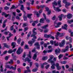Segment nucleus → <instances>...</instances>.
Masks as SVG:
<instances>
[{
  "label": "nucleus",
  "instance_id": "1",
  "mask_svg": "<svg viewBox=\"0 0 73 73\" xmlns=\"http://www.w3.org/2000/svg\"><path fill=\"white\" fill-rule=\"evenodd\" d=\"M16 65H15V67H14L13 66H11V67L9 66L8 65H6L5 66V67L6 68H9L10 69H12L13 70H16Z\"/></svg>",
  "mask_w": 73,
  "mask_h": 73
},
{
  "label": "nucleus",
  "instance_id": "2",
  "mask_svg": "<svg viewBox=\"0 0 73 73\" xmlns=\"http://www.w3.org/2000/svg\"><path fill=\"white\" fill-rule=\"evenodd\" d=\"M23 50L21 48V47L19 48L18 50L17 51L16 53L17 54H20L21 52H23Z\"/></svg>",
  "mask_w": 73,
  "mask_h": 73
},
{
  "label": "nucleus",
  "instance_id": "3",
  "mask_svg": "<svg viewBox=\"0 0 73 73\" xmlns=\"http://www.w3.org/2000/svg\"><path fill=\"white\" fill-rule=\"evenodd\" d=\"M32 40H30L28 42V44H31L30 46H32L33 43H34L35 41H36V40H35V39L32 38Z\"/></svg>",
  "mask_w": 73,
  "mask_h": 73
},
{
  "label": "nucleus",
  "instance_id": "4",
  "mask_svg": "<svg viewBox=\"0 0 73 73\" xmlns=\"http://www.w3.org/2000/svg\"><path fill=\"white\" fill-rule=\"evenodd\" d=\"M69 46H67L65 48V49H62V52H64L65 53V52H67V51H69Z\"/></svg>",
  "mask_w": 73,
  "mask_h": 73
},
{
  "label": "nucleus",
  "instance_id": "5",
  "mask_svg": "<svg viewBox=\"0 0 73 73\" xmlns=\"http://www.w3.org/2000/svg\"><path fill=\"white\" fill-rule=\"evenodd\" d=\"M48 62H50L52 65H55V63L53 60L51 59H48Z\"/></svg>",
  "mask_w": 73,
  "mask_h": 73
},
{
  "label": "nucleus",
  "instance_id": "6",
  "mask_svg": "<svg viewBox=\"0 0 73 73\" xmlns=\"http://www.w3.org/2000/svg\"><path fill=\"white\" fill-rule=\"evenodd\" d=\"M52 5L54 9H56V7L54 6V5H57V3L56 2V1H54V2L52 3Z\"/></svg>",
  "mask_w": 73,
  "mask_h": 73
},
{
  "label": "nucleus",
  "instance_id": "7",
  "mask_svg": "<svg viewBox=\"0 0 73 73\" xmlns=\"http://www.w3.org/2000/svg\"><path fill=\"white\" fill-rule=\"evenodd\" d=\"M34 46H36V48L38 49H40V44H39V43H38V42L35 43L34 44Z\"/></svg>",
  "mask_w": 73,
  "mask_h": 73
},
{
  "label": "nucleus",
  "instance_id": "8",
  "mask_svg": "<svg viewBox=\"0 0 73 73\" xmlns=\"http://www.w3.org/2000/svg\"><path fill=\"white\" fill-rule=\"evenodd\" d=\"M55 52L56 54H58L60 53V49H56L55 50Z\"/></svg>",
  "mask_w": 73,
  "mask_h": 73
},
{
  "label": "nucleus",
  "instance_id": "9",
  "mask_svg": "<svg viewBox=\"0 0 73 73\" xmlns=\"http://www.w3.org/2000/svg\"><path fill=\"white\" fill-rule=\"evenodd\" d=\"M64 15L63 14H62L61 15H60L58 16V17L59 18V21H61L62 20V18L64 17Z\"/></svg>",
  "mask_w": 73,
  "mask_h": 73
},
{
  "label": "nucleus",
  "instance_id": "10",
  "mask_svg": "<svg viewBox=\"0 0 73 73\" xmlns=\"http://www.w3.org/2000/svg\"><path fill=\"white\" fill-rule=\"evenodd\" d=\"M11 46H13L12 48L13 49V48H15V46H16V43L15 42H13L11 43Z\"/></svg>",
  "mask_w": 73,
  "mask_h": 73
},
{
  "label": "nucleus",
  "instance_id": "11",
  "mask_svg": "<svg viewBox=\"0 0 73 73\" xmlns=\"http://www.w3.org/2000/svg\"><path fill=\"white\" fill-rule=\"evenodd\" d=\"M64 26H62V29H65L66 30L67 29V27H68V25L67 24H64Z\"/></svg>",
  "mask_w": 73,
  "mask_h": 73
},
{
  "label": "nucleus",
  "instance_id": "12",
  "mask_svg": "<svg viewBox=\"0 0 73 73\" xmlns=\"http://www.w3.org/2000/svg\"><path fill=\"white\" fill-rule=\"evenodd\" d=\"M3 44V45H4V47H3V48H4V47H6V48H9L10 47V46H9V45H7V43H4Z\"/></svg>",
  "mask_w": 73,
  "mask_h": 73
},
{
  "label": "nucleus",
  "instance_id": "13",
  "mask_svg": "<svg viewBox=\"0 0 73 73\" xmlns=\"http://www.w3.org/2000/svg\"><path fill=\"white\" fill-rule=\"evenodd\" d=\"M50 36L51 35H48L45 34L44 35V37L45 38H49L50 37Z\"/></svg>",
  "mask_w": 73,
  "mask_h": 73
},
{
  "label": "nucleus",
  "instance_id": "14",
  "mask_svg": "<svg viewBox=\"0 0 73 73\" xmlns=\"http://www.w3.org/2000/svg\"><path fill=\"white\" fill-rule=\"evenodd\" d=\"M57 35L58 36H59V37H62L64 36L63 34H60V33L58 32H57Z\"/></svg>",
  "mask_w": 73,
  "mask_h": 73
},
{
  "label": "nucleus",
  "instance_id": "15",
  "mask_svg": "<svg viewBox=\"0 0 73 73\" xmlns=\"http://www.w3.org/2000/svg\"><path fill=\"white\" fill-rule=\"evenodd\" d=\"M33 58V60H36L37 58V54H35L34 55Z\"/></svg>",
  "mask_w": 73,
  "mask_h": 73
},
{
  "label": "nucleus",
  "instance_id": "16",
  "mask_svg": "<svg viewBox=\"0 0 73 73\" xmlns=\"http://www.w3.org/2000/svg\"><path fill=\"white\" fill-rule=\"evenodd\" d=\"M72 17V15L71 14H69L67 15L68 19H71Z\"/></svg>",
  "mask_w": 73,
  "mask_h": 73
},
{
  "label": "nucleus",
  "instance_id": "17",
  "mask_svg": "<svg viewBox=\"0 0 73 73\" xmlns=\"http://www.w3.org/2000/svg\"><path fill=\"white\" fill-rule=\"evenodd\" d=\"M32 16V14L30 13V14H27V17H28V18H29V19H31V18H32L31 17V16Z\"/></svg>",
  "mask_w": 73,
  "mask_h": 73
},
{
  "label": "nucleus",
  "instance_id": "18",
  "mask_svg": "<svg viewBox=\"0 0 73 73\" xmlns=\"http://www.w3.org/2000/svg\"><path fill=\"white\" fill-rule=\"evenodd\" d=\"M27 61L28 62H30L31 61V59H29V58H27L25 59V62H26Z\"/></svg>",
  "mask_w": 73,
  "mask_h": 73
},
{
  "label": "nucleus",
  "instance_id": "19",
  "mask_svg": "<svg viewBox=\"0 0 73 73\" xmlns=\"http://www.w3.org/2000/svg\"><path fill=\"white\" fill-rule=\"evenodd\" d=\"M27 56L29 57V58H31L32 57L31 56V51L29 52V54H27Z\"/></svg>",
  "mask_w": 73,
  "mask_h": 73
},
{
  "label": "nucleus",
  "instance_id": "20",
  "mask_svg": "<svg viewBox=\"0 0 73 73\" xmlns=\"http://www.w3.org/2000/svg\"><path fill=\"white\" fill-rule=\"evenodd\" d=\"M44 20L45 19L44 18L41 19L39 21L40 23H44Z\"/></svg>",
  "mask_w": 73,
  "mask_h": 73
},
{
  "label": "nucleus",
  "instance_id": "21",
  "mask_svg": "<svg viewBox=\"0 0 73 73\" xmlns=\"http://www.w3.org/2000/svg\"><path fill=\"white\" fill-rule=\"evenodd\" d=\"M58 4L59 7H61V1L59 0L58 2Z\"/></svg>",
  "mask_w": 73,
  "mask_h": 73
},
{
  "label": "nucleus",
  "instance_id": "22",
  "mask_svg": "<svg viewBox=\"0 0 73 73\" xmlns=\"http://www.w3.org/2000/svg\"><path fill=\"white\" fill-rule=\"evenodd\" d=\"M23 18L24 20V21H27V17L25 16V15H24L23 16Z\"/></svg>",
  "mask_w": 73,
  "mask_h": 73
},
{
  "label": "nucleus",
  "instance_id": "23",
  "mask_svg": "<svg viewBox=\"0 0 73 73\" xmlns=\"http://www.w3.org/2000/svg\"><path fill=\"white\" fill-rule=\"evenodd\" d=\"M47 27H48V25H45L43 27H41L42 28H43V29H46Z\"/></svg>",
  "mask_w": 73,
  "mask_h": 73
},
{
  "label": "nucleus",
  "instance_id": "24",
  "mask_svg": "<svg viewBox=\"0 0 73 73\" xmlns=\"http://www.w3.org/2000/svg\"><path fill=\"white\" fill-rule=\"evenodd\" d=\"M67 22L69 24H72V23H73V19L68 21Z\"/></svg>",
  "mask_w": 73,
  "mask_h": 73
},
{
  "label": "nucleus",
  "instance_id": "25",
  "mask_svg": "<svg viewBox=\"0 0 73 73\" xmlns=\"http://www.w3.org/2000/svg\"><path fill=\"white\" fill-rule=\"evenodd\" d=\"M20 9L22 11H24V5H21V7Z\"/></svg>",
  "mask_w": 73,
  "mask_h": 73
},
{
  "label": "nucleus",
  "instance_id": "26",
  "mask_svg": "<svg viewBox=\"0 0 73 73\" xmlns=\"http://www.w3.org/2000/svg\"><path fill=\"white\" fill-rule=\"evenodd\" d=\"M54 10H55L56 11H61V9H59L58 7H57L56 8L55 7V9H54Z\"/></svg>",
  "mask_w": 73,
  "mask_h": 73
},
{
  "label": "nucleus",
  "instance_id": "27",
  "mask_svg": "<svg viewBox=\"0 0 73 73\" xmlns=\"http://www.w3.org/2000/svg\"><path fill=\"white\" fill-rule=\"evenodd\" d=\"M31 37H33V38H34V39H36L37 38V37L35 35H32L31 36Z\"/></svg>",
  "mask_w": 73,
  "mask_h": 73
},
{
  "label": "nucleus",
  "instance_id": "28",
  "mask_svg": "<svg viewBox=\"0 0 73 73\" xmlns=\"http://www.w3.org/2000/svg\"><path fill=\"white\" fill-rule=\"evenodd\" d=\"M17 7H15V6L14 5H13L12 7H11V9H16V8H17Z\"/></svg>",
  "mask_w": 73,
  "mask_h": 73
},
{
  "label": "nucleus",
  "instance_id": "29",
  "mask_svg": "<svg viewBox=\"0 0 73 73\" xmlns=\"http://www.w3.org/2000/svg\"><path fill=\"white\" fill-rule=\"evenodd\" d=\"M35 13L37 17H39V15H40V14H39L38 12H35Z\"/></svg>",
  "mask_w": 73,
  "mask_h": 73
},
{
  "label": "nucleus",
  "instance_id": "30",
  "mask_svg": "<svg viewBox=\"0 0 73 73\" xmlns=\"http://www.w3.org/2000/svg\"><path fill=\"white\" fill-rule=\"evenodd\" d=\"M59 45L60 47H62L64 46V44L62 43H59Z\"/></svg>",
  "mask_w": 73,
  "mask_h": 73
},
{
  "label": "nucleus",
  "instance_id": "31",
  "mask_svg": "<svg viewBox=\"0 0 73 73\" xmlns=\"http://www.w3.org/2000/svg\"><path fill=\"white\" fill-rule=\"evenodd\" d=\"M54 44L55 46H58V42H57V43H56V41H54Z\"/></svg>",
  "mask_w": 73,
  "mask_h": 73
},
{
  "label": "nucleus",
  "instance_id": "32",
  "mask_svg": "<svg viewBox=\"0 0 73 73\" xmlns=\"http://www.w3.org/2000/svg\"><path fill=\"white\" fill-rule=\"evenodd\" d=\"M29 72H31V70H25L24 71V73H28Z\"/></svg>",
  "mask_w": 73,
  "mask_h": 73
},
{
  "label": "nucleus",
  "instance_id": "33",
  "mask_svg": "<svg viewBox=\"0 0 73 73\" xmlns=\"http://www.w3.org/2000/svg\"><path fill=\"white\" fill-rule=\"evenodd\" d=\"M47 58H48L47 56H45L42 58V60H47Z\"/></svg>",
  "mask_w": 73,
  "mask_h": 73
},
{
  "label": "nucleus",
  "instance_id": "34",
  "mask_svg": "<svg viewBox=\"0 0 73 73\" xmlns=\"http://www.w3.org/2000/svg\"><path fill=\"white\" fill-rule=\"evenodd\" d=\"M25 49H29V47H28V45H25Z\"/></svg>",
  "mask_w": 73,
  "mask_h": 73
},
{
  "label": "nucleus",
  "instance_id": "35",
  "mask_svg": "<svg viewBox=\"0 0 73 73\" xmlns=\"http://www.w3.org/2000/svg\"><path fill=\"white\" fill-rule=\"evenodd\" d=\"M28 29H29V28H28V27H25L24 28V32H26V31H27V30H28Z\"/></svg>",
  "mask_w": 73,
  "mask_h": 73
},
{
  "label": "nucleus",
  "instance_id": "36",
  "mask_svg": "<svg viewBox=\"0 0 73 73\" xmlns=\"http://www.w3.org/2000/svg\"><path fill=\"white\" fill-rule=\"evenodd\" d=\"M21 42V39L20 38H19L17 40V42L18 44H20V42Z\"/></svg>",
  "mask_w": 73,
  "mask_h": 73
},
{
  "label": "nucleus",
  "instance_id": "37",
  "mask_svg": "<svg viewBox=\"0 0 73 73\" xmlns=\"http://www.w3.org/2000/svg\"><path fill=\"white\" fill-rule=\"evenodd\" d=\"M56 68L57 70H60V69H61V67L60 66H58V67H57Z\"/></svg>",
  "mask_w": 73,
  "mask_h": 73
},
{
  "label": "nucleus",
  "instance_id": "38",
  "mask_svg": "<svg viewBox=\"0 0 73 73\" xmlns=\"http://www.w3.org/2000/svg\"><path fill=\"white\" fill-rule=\"evenodd\" d=\"M50 59H49V60H52L53 58H54V56H53L52 55H50Z\"/></svg>",
  "mask_w": 73,
  "mask_h": 73
},
{
  "label": "nucleus",
  "instance_id": "39",
  "mask_svg": "<svg viewBox=\"0 0 73 73\" xmlns=\"http://www.w3.org/2000/svg\"><path fill=\"white\" fill-rule=\"evenodd\" d=\"M59 59H60L61 58H62V57H63V55L62 54H60L59 56H58Z\"/></svg>",
  "mask_w": 73,
  "mask_h": 73
},
{
  "label": "nucleus",
  "instance_id": "40",
  "mask_svg": "<svg viewBox=\"0 0 73 73\" xmlns=\"http://www.w3.org/2000/svg\"><path fill=\"white\" fill-rule=\"evenodd\" d=\"M12 52H13V51L11 49H9L8 51V53H12Z\"/></svg>",
  "mask_w": 73,
  "mask_h": 73
},
{
  "label": "nucleus",
  "instance_id": "41",
  "mask_svg": "<svg viewBox=\"0 0 73 73\" xmlns=\"http://www.w3.org/2000/svg\"><path fill=\"white\" fill-rule=\"evenodd\" d=\"M28 24L27 23H24L23 25V27H26L28 25Z\"/></svg>",
  "mask_w": 73,
  "mask_h": 73
},
{
  "label": "nucleus",
  "instance_id": "42",
  "mask_svg": "<svg viewBox=\"0 0 73 73\" xmlns=\"http://www.w3.org/2000/svg\"><path fill=\"white\" fill-rule=\"evenodd\" d=\"M43 16L44 17V19L46 20V15H45V13H43Z\"/></svg>",
  "mask_w": 73,
  "mask_h": 73
},
{
  "label": "nucleus",
  "instance_id": "43",
  "mask_svg": "<svg viewBox=\"0 0 73 73\" xmlns=\"http://www.w3.org/2000/svg\"><path fill=\"white\" fill-rule=\"evenodd\" d=\"M0 70L1 72H3L4 71L3 70H4V68H3V67H0Z\"/></svg>",
  "mask_w": 73,
  "mask_h": 73
},
{
  "label": "nucleus",
  "instance_id": "44",
  "mask_svg": "<svg viewBox=\"0 0 73 73\" xmlns=\"http://www.w3.org/2000/svg\"><path fill=\"white\" fill-rule=\"evenodd\" d=\"M55 66V65H52L51 67V68L52 69H55V67H54Z\"/></svg>",
  "mask_w": 73,
  "mask_h": 73
},
{
  "label": "nucleus",
  "instance_id": "45",
  "mask_svg": "<svg viewBox=\"0 0 73 73\" xmlns=\"http://www.w3.org/2000/svg\"><path fill=\"white\" fill-rule=\"evenodd\" d=\"M61 63H62V64H65L66 63V61H64L62 62H61Z\"/></svg>",
  "mask_w": 73,
  "mask_h": 73
},
{
  "label": "nucleus",
  "instance_id": "46",
  "mask_svg": "<svg viewBox=\"0 0 73 73\" xmlns=\"http://www.w3.org/2000/svg\"><path fill=\"white\" fill-rule=\"evenodd\" d=\"M9 58V56H6L5 57V60H8Z\"/></svg>",
  "mask_w": 73,
  "mask_h": 73
},
{
  "label": "nucleus",
  "instance_id": "47",
  "mask_svg": "<svg viewBox=\"0 0 73 73\" xmlns=\"http://www.w3.org/2000/svg\"><path fill=\"white\" fill-rule=\"evenodd\" d=\"M14 26V25H13L12 26H11L10 27V30L11 31H13V27Z\"/></svg>",
  "mask_w": 73,
  "mask_h": 73
},
{
  "label": "nucleus",
  "instance_id": "48",
  "mask_svg": "<svg viewBox=\"0 0 73 73\" xmlns=\"http://www.w3.org/2000/svg\"><path fill=\"white\" fill-rule=\"evenodd\" d=\"M37 68H35L32 71L33 72H36V71H37Z\"/></svg>",
  "mask_w": 73,
  "mask_h": 73
},
{
  "label": "nucleus",
  "instance_id": "49",
  "mask_svg": "<svg viewBox=\"0 0 73 73\" xmlns=\"http://www.w3.org/2000/svg\"><path fill=\"white\" fill-rule=\"evenodd\" d=\"M52 52V50H47V53H50Z\"/></svg>",
  "mask_w": 73,
  "mask_h": 73
},
{
  "label": "nucleus",
  "instance_id": "50",
  "mask_svg": "<svg viewBox=\"0 0 73 73\" xmlns=\"http://www.w3.org/2000/svg\"><path fill=\"white\" fill-rule=\"evenodd\" d=\"M9 8V7H8L7 6H6L5 7L4 9L5 10H8Z\"/></svg>",
  "mask_w": 73,
  "mask_h": 73
},
{
  "label": "nucleus",
  "instance_id": "51",
  "mask_svg": "<svg viewBox=\"0 0 73 73\" xmlns=\"http://www.w3.org/2000/svg\"><path fill=\"white\" fill-rule=\"evenodd\" d=\"M69 40L70 42H72V38L71 37H70L69 38Z\"/></svg>",
  "mask_w": 73,
  "mask_h": 73
},
{
  "label": "nucleus",
  "instance_id": "52",
  "mask_svg": "<svg viewBox=\"0 0 73 73\" xmlns=\"http://www.w3.org/2000/svg\"><path fill=\"white\" fill-rule=\"evenodd\" d=\"M6 26V24H5V23H3V25L2 26L3 28H5V27Z\"/></svg>",
  "mask_w": 73,
  "mask_h": 73
},
{
  "label": "nucleus",
  "instance_id": "53",
  "mask_svg": "<svg viewBox=\"0 0 73 73\" xmlns=\"http://www.w3.org/2000/svg\"><path fill=\"white\" fill-rule=\"evenodd\" d=\"M8 33H9V32L8 31L7 32V31H5V32H4V33L5 34V35H8Z\"/></svg>",
  "mask_w": 73,
  "mask_h": 73
},
{
  "label": "nucleus",
  "instance_id": "54",
  "mask_svg": "<svg viewBox=\"0 0 73 73\" xmlns=\"http://www.w3.org/2000/svg\"><path fill=\"white\" fill-rule=\"evenodd\" d=\"M50 13H51V11H50V10H49V11H48L47 12V15H50Z\"/></svg>",
  "mask_w": 73,
  "mask_h": 73
},
{
  "label": "nucleus",
  "instance_id": "55",
  "mask_svg": "<svg viewBox=\"0 0 73 73\" xmlns=\"http://www.w3.org/2000/svg\"><path fill=\"white\" fill-rule=\"evenodd\" d=\"M43 46L44 48H46V47H47V44L46 43H44Z\"/></svg>",
  "mask_w": 73,
  "mask_h": 73
},
{
  "label": "nucleus",
  "instance_id": "56",
  "mask_svg": "<svg viewBox=\"0 0 73 73\" xmlns=\"http://www.w3.org/2000/svg\"><path fill=\"white\" fill-rule=\"evenodd\" d=\"M26 54H25V52H24L23 54V58H25V56H26Z\"/></svg>",
  "mask_w": 73,
  "mask_h": 73
},
{
  "label": "nucleus",
  "instance_id": "57",
  "mask_svg": "<svg viewBox=\"0 0 73 73\" xmlns=\"http://www.w3.org/2000/svg\"><path fill=\"white\" fill-rule=\"evenodd\" d=\"M9 64H12L13 62V60H10V61L9 62Z\"/></svg>",
  "mask_w": 73,
  "mask_h": 73
},
{
  "label": "nucleus",
  "instance_id": "58",
  "mask_svg": "<svg viewBox=\"0 0 73 73\" xmlns=\"http://www.w3.org/2000/svg\"><path fill=\"white\" fill-rule=\"evenodd\" d=\"M16 19H17V20H20V17H19L18 16H16Z\"/></svg>",
  "mask_w": 73,
  "mask_h": 73
},
{
  "label": "nucleus",
  "instance_id": "59",
  "mask_svg": "<svg viewBox=\"0 0 73 73\" xmlns=\"http://www.w3.org/2000/svg\"><path fill=\"white\" fill-rule=\"evenodd\" d=\"M65 40H62L61 42V43L63 44V45L65 44Z\"/></svg>",
  "mask_w": 73,
  "mask_h": 73
},
{
  "label": "nucleus",
  "instance_id": "60",
  "mask_svg": "<svg viewBox=\"0 0 73 73\" xmlns=\"http://www.w3.org/2000/svg\"><path fill=\"white\" fill-rule=\"evenodd\" d=\"M52 20H54L56 19V16L54 15L52 18Z\"/></svg>",
  "mask_w": 73,
  "mask_h": 73
},
{
  "label": "nucleus",
  "instance_id": "61",
  "mask_svg": "<svg viewBox=\"0 0 73 73\" xmlns=\"http://www.w3.org/2000/svg\"><path fill=\"white\" fill-rule=\"evenodd\" d=\"M61 22H59L58 23H57V24H56V25H58L59 26L60 25H61Z\"/></svg>",
  "mask_w": 73,
  "mask_h": 73
},
{
  "label": "nucleus",
  "instance_id": "62",
  "mask_svg": "<svg viewBox=\"0 0 73 73\" xmlns=\"http://www.w3.org/2000/svg\"><path fill=\"white\" fill-rule=\"evenodd\" d=\"M54 42H53V41L51 40L50 41V44H51V45H53V43Z\"/></svg>",
  "mask_w": 73,
  "mask_h": 73
},
{
  "label": "nucleus",
  "instance_id": "63",
  "mask_svg": "<svg viewBox=\"0 0 73 73\" xmlns=\"http://www.w3.org/2000/svg\"><path fill=\"white\" fill-rule=\"evenodd\" d=\"M66 5H70V3L69 2H67V3H66Z\"/></svg>",
  "mask_w": 73,
  "mask_h": 73
},
{
  "label": "nucleus",
  "instance_id": "64",
  "mask_svg": "<svg viewBox=\"0 0 73 73\" xmlns=\"http://www.w3.org/2000/svg\"><path fill=\"white\" fill-rule=\"evenodd\" d=\"M58 35L57 34V35H56L55 36H56V40H58Z\"/></svg>",
  "mask_w": 73,
  "mask_h": 73
}]
</instances>
